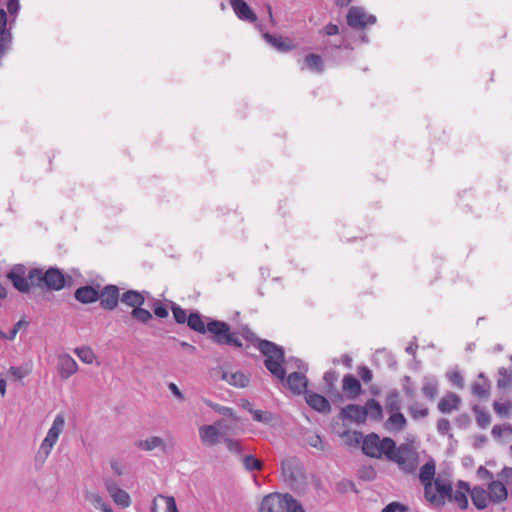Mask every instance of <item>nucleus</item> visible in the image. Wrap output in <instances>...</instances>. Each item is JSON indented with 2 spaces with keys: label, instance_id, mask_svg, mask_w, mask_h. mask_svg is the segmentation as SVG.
<instances>
[{
  "label": "nucleus",
  "instance_id": "obj_1",
  "mask_svg": "<svg viewBox=\"0 0 512 512\" xmlns=\"http://www.w3.org/2000/svg\"><path fill=\"white\" fill-rule=\"evenodd\" d=\"M7 279L20 293H29L32 287H39L48 291H60L72 284V277L65 275L57 267L28 269L24 264H15L6 274Z\"/></svg>",
  "mask_w": 512,
  "mask_h": 512
},
{
  "label": "nucleus",
  "instance_id": "obj_2",
  "mask_svg": "<svg viewBox=\"0 0 512 512\" xmlns=\"http://www.w3.org/2000/svg\"><path fill=\"white\" fill-rule=\"evenodd\" d=\"M240 335L248 342L254 344L258 350L265 356V368L277 379L283 380L285 377V362L284 348L274 342L266 339H260L248 327L241 329Z\"/></svg>",
  "mask_w": 512,
  "mask_h": 512
},
{
  "label": "nucleus",
  "instance_id": "obj_3",
  "mask_svg": "<svg viewBox=\"0 0 512 512\" xmlns=\"http://www.w3.org/2000/svg\"><path fill=\"white\" fill-rule=\"evenodd\" d=\"M387 445V459L398 464L405 473H413L418 465L416 454L409 448L408 444L396 446L395 442H385Z\"/></svg>",
  "mask_w": 512,
  "mask_h": 512
},
{
  "label": "nucleus",
  "instance_id": "obj_4",
  "mask_svg": "<svg viewBox=\"0 0 512 512\" xmlns=\"http://www.w3.org/2000/svg\"><path fill=\"white\" fill-rule=\"evenodd\" d=\"M354 438L356 443H360L362 441L361 449L363 454L375 459H380L382 455H385L387 458V453L389 454V452L387 451V445L385 442L390 441L391 444L392 442H395L390 437H384L383 439H380L379 435L374 432H371L363 437L361 432L355 431Z\"/></svg>",
  "mask_w": 512,
  "mask_h": 512
},
{
  "label": "nucleus",
  "instance_id": "obj_5",
  "mask_svg": "<svg viewBox=\"0 0 512 512\" xmlns=\"http://www.w3.org/2000/svg\"><path fill=\"white\" fill-rule=\"evenodd\" d=\"M208 319L209 338L218 345H228L235 348L243 346L236 333L231 332L230 325L224 321Z\"/></svg>",
  "mask_w": 512,
  "mask_h": 512
},
{
  "label": "nucleus",
  "instance_id": "obj_6",
  "mask_svg": "<svg viewBox=\"0 0 512 512\" xmlns=\"http://www.w3.org/2000/svg\"><path fill=\"white\" fill-rule=\"evenodd\" d=\"M284 480L292 489H297L305 483V475L299 459L290 457L281 462Z\"/></svg>",
  "mask_w": 512,
  "mask_h": 512
},
{
  "label": "nucleus",
  "instance_id": "obj_7",
  "mask_svg": "<svg viewBox=\"0 0 512 512\" xmlns=\"http://www.w3.org/2000/svg\"><path fill=\"white\" fill-rule=\"evenodd\" d=\"M347 24L354 30H363L368 25L376 23V17L372 14H367L363 7L352 6L349 8L346 16Z\"/></svg>",
  "mask_w": 512,
  "mask_h": 512
},
{
  "label": "nucleus",
  "instance_id": "obj_8",
  "mask_svg": "<svg viewBox=\"0 0 512 512\" xmlns=\"http://www.w3.org/2000/svg\"><path fill=\"white\" fill-rule=\"evenodd\" d=\"M226 430L227 426L224 420H218L214 425H203L199 428L201 442L207 446H214Z\"/></svg>",
  "mask_w": 512,
  "mask_h": 512
},
{
  "label": "nucleus",
  "instance_id": "obj_9",
  "mask_svg": "<svg viewBox=\"0 0 512 512\" xmlns=\"http://www.w3.org/2000/svg\"><path fill=\"white\" fill-rule=\"evenodd\" d=\"M288 494L273 492L264 496L259 506V512H286Z\"/></svg>",
  "mask_w": 512,
  "mask_h": 512
},
{
  "label": "nucleus",
  "instance_id": "obj_10",
  "mask_svg": "<svg viewBox=\"0 0 512 512\" xmlns=\"http://www.w3.org/2000/svg\"><path fill=\"white\" fill-rule=\"evenodd\" d=\"M117 285L108 284L99 291L100 306L107 311L117 308L121 295Z\"/></svg>",
  "mask_w": 512,
  "mask_h": 512
},
{
  "label": "nucleus",
  "instance_id": "obj_11",
  "mask_svg": "<svg viewBox=\"0 0 512 512\" xmlns=\"http://www.w3.org/2000/svg\"><path fill=\"white\" fill-rule=\"evenodd\" d=\"M64 423V417L61 414L55 417L52 426L48 430L46 437L43 439L41 443V450L46 455H48L51 452L53 446L57 442L58 437L64 428Z\"/></svg>",
  "mask_w": 512,
  "mask_h": 512
},
{
  "label": "nucleus",
  "instance_id": "obj_12",
  "mask_svg": "<svg viewBox=\"0 0 512 512\" xmlns=\"http://www.w3.org/2000/svg\"><path fill=\"white\" fill-rule=\"evenodd\" d=\"M105 487L117 505H119L121 508H127L130 506L131 498L129 494L125 490L121 489L115 480L106 479Z\"/></svg>",
  "mask_w": 512,
  "mask_h": 512
},
{
  "label": "nucleus",
  "instance_id": "obj_13",
  "mask_svg": "<svg viewBox=\"0 0 512 512\" xmlns=\"http://www.w3.org/2000/svg\"><path fill=\"white\" fill-rule=\"evenodd\" d=\"M282 381H286V386L295 395L305 394L308 391V380L302 372H292Z\"/></svg>",
  "mask_w": 512,
  "mask_h": 512
},
{
  "label": "nucleus",
  "instance_id": "obj_14",
  "mask_svg": "<svg viewBox=\"0 0 512 512\" xmlns=\"http://www.w3.org/2000/svg\"><path fill=\"white\" fill-rule=\"evenodd\" d=\"M340 417L348 419L358 424L364 423L368 417V410L358 404H349L341 409Z\"/></svg>",
  "mask_w": 512,
  "mask_h": 512
},
{
  "label": "nucleus",
  "instance_id": "obj_15",
  "mask_svg": "<svg viewBox=\"0 0 512 512\" xmlns=\"http://www.w3.org/2000/svg\"><path fill=\"white\" fill-rule=\"evenodd\" d=\"M305 400L312 409L319 413L329 414L331 412L329 400L316 392L307 391L305 393Z\"/></svg>",
  "mask_w": 512,
  "mask_h": 512
},
{
  "label": "nucleus",
  "instance_id": "obj_16",
  "mask_svg": "<svg viewBox=\"0 0 512 512\" xmlns=\"http://www.w3.org/2000/svg\"><path fill=\"white\" fill-rule=\"evenodd\" d=\"M262 37L270 46L279 52L285 53L295 48V44L289 37L277 36L268 32H264Z\"/></svg>",
  "mask_w": 512,
  "mask_h": 512
},
{
  "label": "nucleus",
  "instance_id": "obj_17",
  "mask_svg": "<svg viewBox=\"0 0 512 512\" xmlns=\"http://www.w3.org/2000/svg\"><path fill=\"white\" fill-rule=\"evenodd\" d=\"M230 4L240 20L249 23L257 21V15L244 0H230Z\"/></svg>",
  "mask_w": 512,
  "mask_h": 512
},
{
  "label": "nucleus",
  "instance_id": "obj_18",
  "mask_svg": "<svg viewBox=\"0 0 512 512\" xmlns=\"http://www.w3.org/2000/svg\"><path fill=\"white\" fill-rule=\"evenodd\" d=\"M342 391L349 400H355L362 392L360 381L352 374H346L342 380Z\"/></svg>",
  "mask_w": 512,
  "mask_h": 512
},
{
  "label": "nucleus",
  "instance_id": "obj_19",
  "mask_svg": "<svg viewBox=\"0 0 512 512\" xmlns=\"http://www.w3.org/2000/svg\"><path fill=\"white\" fill-rule=\"evenodd\" d=\"M217 373L222 380L237 388H244L249 384V378L241 371L231 372L219 368Z\"/></svg>",
  "mask_w": 512,
  "mask_h": 512
},
{
  "label": "nucleus",
  "instance_id": "obj_20",
  "mask_svg": "<svg viewBox=\"0 0 512 512\" xmlns=\"http://www.w3.org/2000/svg\"><path fill=\"white\" fill-rule=\"evenodd\" d=\"M462 400L459 395L454 392H447L438 402L437 408L441 413L450 414L453 410H458Z\"/></svg>",
  "mask_w": 512,
  "mask_h": 512
},
{
  "label": "nucleus",
  "instance_id": "obj_21",
  "mask_svg": "<svg viewBox=\"0 0 512 512\" xmlns=\"http://www.w3.org/2000/svg\"><path fill=\"white\" fill-rule=\"evenodd\" d=\"M78 370L76 361L68 354H62L58 357V372L62 379H67Z\"/></svg>",
  "mask_w": 512,
  "mask_h": 512
},
{
  "label": "nucleus",
  "instance_id": "obj_22",
  "mask_svg": "<svg viewBox=\"0 0 512 512\" xmlns=\"http://www.w3.org/2000/svg\"><path fill=\"white\" fill-rule=\"evenodd\" d=\"M487 492L489 495V500L493 503H501L506 500L508 496L507 488L503 484L501 478L500 480H492L488 484Z\"/></svg>",
  "mask_w": 512,
  "mask_h": 512
},
{
  "label": "nucleus",
  "instance_id": "obj_23",
  "mask_svg": "<svg viewBox=\"0 0 512 512\" xmlns=\"http://www.w3.org/2000/svg\"><path fill=\"white\" fill-rule=\"evenodd\" d=\"M479 381L471 385L472 394L480 399H488L491 391V381L484 372L478 375Z\"/></svg>",
  "mask_w": 512,
  "mask_h": 512
},
{
  "label": "nucleus",
  "instance_id": "obj_24",
  "mask_svg": "<svg viewBox=\"0 0 512 512\" xmlns=\"http://www.w3.org/2000/svg\"><path fill=\"white\" fill-rule=\"evenodd\" d=\"M147 291H137V290H127L125 291L120 298V301L126 306L132 307V309H136L139 306H142L145 303V295H148Z\"/></svg>",
  "mask_w": 512,
  "mask_h": 512
},
{
  "label": "nucleus",
  "instance_id": "obj_25",
  "mask_svg": "<svg viewBox=\"0 0 512 512\" xmlns=\"http://www.w3.org/2000/svg\"><path fill=\"white\" fill-rule=\"evenodd\" d=\"M74 297L82 304H90L99 299V291L90 285L81 286L76 289Z\"/></svg>",
  "mask_w": 512,
  "mask_h": 512
},
{
  "label": "nucleus",
  "instance_id": "obj_26",
  "mask_svg": "<svg viewBox=\"0 0 512 512\" xmlns=\"http://www.w3.org/2000/svg\"><path fill=\"white\" fill-rule=\"evenodd\" d=\"M456 486L457 490L455 492L452 491V501H455L460 509H467L468 498L466 493H470V485L463 480H459Z\"/></svg>",
  "mask_w": 512,
  "mask_h": 512
},
{
  "label": "nucleus",
  "instance_id": "obj_27",
  "mask_svg": "<svg viewBox=\"0 0 512 512\" xmlns=\"http://www.w3.org/2000/svg\"><path fill=\"white\" fill-rule=\"evenodd\" d=\"M435 490L437 492V497H440V501H437V506L441 507L445 504V501H452V485L448 481H442L440 479H436L434 482Z\"/></svg>",
  "mask_w": 512,
  "mask_h": 512
},
{
  "label": "nucleus",
  "instance_id": "obj_28",
  "mask_svg": "<svg viewBox=\"0 0 512 512\" xmlns=\"http://www.w3.org/2000/svg\"><path fill=\"white\" fill-rule=\"evenodd\" d=\"M470 496L473 505L479 510L485 509L488 506V501H490L487 490L481 486L470 488Z\"/></svg>",
  "mask_w": 512,
  "mask_h": 512
},
{
  "label": "nucleus",
  "instance_id": "obj_29",
  "mask_svg": "<svg viewBox=\"0 0 512 512\" xmlns=\"http://www.w3.org/2000/svg\"><path fill=\"white\" fill-rule=\"evenodd\" d=\"M391 415L384 423L388 431L401 432L407 427V420L401 412L390 413Z\"/></svg>",
  "mask_w": 512,
  "mask_h": 512
},
{
  "label": "nucleus",
  "instance_id": "obj_30",
  "mask_svg": "<svg viewBox=\"0 0 512 512\" xmlns=\"http://www.w3.org/2000/svg\"><path fill=\"white\" fill-rule=\"evenodd\" d=\"M422 393L430 401H433L438 395V380L435 376L426 375L423 377Z\"/></svg>",
  "mask_w": 512,
  "mask_h": 512
},
{
  "label": "nucleus",
  "instance_id": "obj_31",
  "mask_svg": "<svg viewBox=\"0 0 512 512\" xmlns=\"http://www.w3.org/2000/svg\"><path fill=\"white\" fill-rule=\"evenodd\" d=\"M187 325L191 330L200 334H205L208 330V323H204L203 317L198 311L189 314Z\"/></svg>",
  "mask_w": 512,
  "mask_h": 512
},
{
  "label": "nucleus",
  "instance_id": "obj_32",
  "mask_svg": "<svg viewBox=\"0 0 512 512\" xmlns=\"http://www.w3.org/2000/svg\"><path fill=\"white\" fill-rule=\"evenodd\" d=\"M385 408L389 413L401 412L400 394L397 389H391L385 399Z\"/></svg>",
  "mask_w": 512,
  "mask_h": 512
},
{
  "label": "nucleus",
  "instance_id": "obj_33",
  "mask_svg": "<svg viewBox=\"0 0 512 512\" xmlns=\"http://www.w3.org/2000/svg\"><path fill=\"white\" fill-rule=\"evenodd\" d=\"M136 446L144 451H152L156 448H161L163 451L165 450V443L161 437L152 436L145 440H139L136 442Z\"/></svg>",
  "mask_w": 512,
  "mask_h": 512
},
{
  "label": "nucleus",
  "instance_id": "obj_34",
  "mask_svg": "<svg viewBox=\"0 0 512 512\" xmlns=\"http://www.w3.org/2000/svg\"><path fill=\"white\" fill-rule=\"evenodd\" d=\"M304 61L309 70L315 73H322L324 71V63L320 55L314 53L308 54L305 56Z\"/></svg>",
  "mask_w": 512,
  "mask_h": 512
},
{
  "label": "nucleus",
  "instance_id": "obj_35",
  "mask_svg": "<svg viewBox=\"0 0 512 512\" xmlns=\"http://www.w3.org/2000/svg\"><path fill=\"white\" fill-rule=\"evenodd\" d=\"M435 471H436V465H435V462L433 460H430L428 462H426L420 469V472H419V479L420 481L425 484V483H432V480L435 476Z\"/></svg>",
  "mask_w": 512,
  "mask_h": 512
},
{
  "label": "nucleus",
  "instance_id": "obj_36",
  "mask_svg": "<svg viewBox=\"0 0 512 512\" xmlns=\"http://www.w3.org/2000/svg\"><path fill=\"white\" fill-rule=\"evenodd\" d=\"M472 411L475 414L476 417V423L477 425L484 429L488 427L491 423V416L484 408H481L479 405H474L472 407Z\"/></svg>",
  "mask_w": 512,
  "mask_h": 512
},
{
  "label": "nucleus",
  "instance_id": "obj_37",
  "mask_svg": "<svg viewBox=\"0 0 512 512\" xmlns=\"http://www.w3.org/2000/svg\"><path fill=\"white\" fill-rule=\"evenodd\" d=\"M368 410V416L371 419L380 421L383 418V408L381 404L375 399H369L364 406Z\"/></svg>",
  "mask_w": 512,
  "mask_h": 512
},
{
  "label": "nucleus",
  "instance_id": "obj_38",
  "mask_svg": "<svg viewBox=\"0 0 512 512\" xmlns=\"http://www.w3.org/2000/svg\"><path fill=\"white\" fill-rule=\"evenodd\" d=\"M499 378L497 380L498 389H506L512 384V368L506 369L505 367L498 368Z\"/></svg>",
  "mask_w": 512,
  "mask_h": 512
},
{
  "label": "nucleus",
  "instance_id": "obj_39",
  "mask_svg": "<svg viewBox=\"0 0 512 512\" xmlns=\"http://www.w3.org/2000/svg\"><path fill=\"white\" fill-rule=\"evenodd\" d=\"M7 12L0 9V39L3 38L6 42L12 43V34L10 28H7Z\"/></svg>",
  "mask_w": 512,
  "mask_h": 512
},
{
  "label": "nucleus",
  "instance_id": "obj_40",
  "mask_svg": "<svg viewBox=\"0 0 512 512\" xmlns=\"http://www.w3.org/2000/svg\"><path fill=\"white\" fill-rule=\"evenodd\" d=\"M130 314L135 321L141 324H147L153 318L152 313L149 310L142 308V306L132 309Z\"/></svg>",
  "mask_w": 512,
  "mask_h": 512
},
{
  "label": "nucleus",
  "instance_id": "obj_41",
  "mask_svg": "<svg viewBox=\"0 0 512 512\" xmlns=\"http://www.w3.org/2000/svg\"><path fill=\"white\" fill-rule=\"evenodd\" d=\"M304 440L308 445L313 448H316L320 451L325 450V443L322 440L321 436L314 432H307L304 436Z\"/></svg>",
  "mask_w": 512,
  "mask_h": 512
},
{
  "label": "nucleus",
  "instance_id": "obj_42",
  "mask_svg": "<svg viewBox=\"0 0 512 512\" xmlns=\"http://www.w3.org/2000/svg\"><path fill=\"white\" fill-rule=\"evenodd\" d=\"M493 409L495 413L500 417H509L511 411H512V401L507 400L503 403L494 401L493 402Z\"/></svg>",
  "mask_w": 512,
  "mask_h": 512
},
{
  "label": "nucleus",
  "instance_id": "obj_43",
  "mask_svg": "<svg viewBox=\"0 0 512 512\" xmlns=\"http://www.w3.org/2000/svg\"><path fill=\"white\" fill-rule=\"evenodd\" d=\"M242 462L245 469L249 472L260 471L263 468V463L251 454L244 456Z\"/></svg>",
  "mask_w": 512,
  "mask_h": 512
},
{
  "label": "nucleus",
  "instance_id": "obj_44",
  "mask_svg": "<svg viewBox=\"0 0 512 512\" xmlns=\"http://www.w3.org/2000/svg\"><path fill=\"white\" fill-rule=\"evenodd\" d=\"M207 405L209 407H211L217 413H219V414H221L223 416H226V417L232 419L235 422L238 421V418L235 415L234 410L232 408L227 407V406H222V405H219V404H215V403H212V402H207Z\"/></svg>",
  "mask_w": 512,
  "mask_h": 512
},
{
  "label": "nucleus",
  "instance_id": "obj_45",
  "mask_svg": "<svg viewBox=\"0 0 512 512\" xmlns=\"http://www.w3.org/2000/svg\"><path fill=\"white\" fill-rule=\"evenodd\" d=\"M75 353L80 360L86 364H92L95 360V354L89 347H79L75 349Z\"/></svg>",
  "mask_w": 512,
  "mask_h": 512
},
{
  "label": "nucleus",
  "instance_id": "obj_46",
  "mask_svg": "<svg viewBox=\"0 0 512 512\" xmlns=\"http://www.w3.org/2000/svg\"><path fill=\"white\" fill-rule=\"evenodd\" d=\"M223 442L226 448L233 454L240 455L244 450L240 440L224 437Z\"/></svg>",
  "mask_w": 512,
  "mask_h": 512
},
{
  "label": "nucleus",
  "instance_id": "obj_47",
  "mask_svg": "<svg viewBox=\"0 0 512 512\" xmlns=\"http://www.w3.org/2000/svg\"><path fill=\"white\" fill-rule=\"evenodd\" d=\"M402 389H403V392L406 395V397L411 398V399L415 398L416 388H415V385L410 376L405 375L402 378Z\"/></svg>",
  "mask_w": 512,
  "mask_h": 512
},
{
  "label": "nucleus",
  "instance_id": "obj_48",
  "mask_svg": "<svg viewBox=\"0 0 512 512\" xmlns=\"http://www.w3.org/2000/svg\"><path fill=\"white\" fill-rule=\"evenodd\" d=\"M170 303H171V310H172L175 322L177 324H184L185 322H187L188 317L186 314V310L174 302H170Z\"/></svg>",
  "mask_w": 512,
  "mask_h": 512
},
{
  "label": "nucleus",
  "instance_id": "obj_49",
  "mask_svg": "<svg viewBox=\"0 0 512 512\" xmlns=\"http://www.w3.org/2000/svg\"><path fill=\"white\" fill-rule=\"evenodd\" d=\"M408 412L414 420H418L420 418L427 417L429 414V409L427 407L418 408V404L413 403L408 406Z\"/></svg>",
  "mask_w": 512,
  "mask_h": 512
},
{
  "label": "nucleus",
  "instance_id": "obj_50",
  "mask_svg": "<svg viewBox=\"0 0 512 512\" xmlns=\"http://www.w3.org/2000/svg\"><path fill=\"white\" fill-rule=\"evenodd\" d=\"M30 371L28 366H11L8 372L15 380H22L30 374Z\"/></svg>",
  "mask_w": 512,
  "mask_h": 512
},
{
  "label": "nucleus",
  "instance_id": "obj_51",
  "mask_svg": "<svg viewBox=\"0 0 512 512\" xmlns=\"http://www.w3.org/2000/svg\"><path fill=\"white\" fill-rule=\"evenodd\" d=\"M424 485V495L427 501L431 504L437 506V501H440V497H437V492L435 487L433 488L432 483H425Z\"/></svg>",
  "mask_w": 512,
  "mask_h": 512
},
{
  "label": "nucleus",
  "instance_id": "obj_52",
  "mask_svg": "<svg viewBox=\"0 0 512 512\" xmlns=\"http://www.w3.org/2000/svg\"><path fill=\"white\" fill-rule=\"evenodd\" d=\"M286 512H305L302 504L295 499L291 494H288Z\"/></svg>",
  "mask_w": 512,
  "mask_h": 512
},
{
  "label": "nucleus",
  "instance_id": "obj_53",
  "mask_svg": "<svg viewBox=\"0 0 512 512\" xmlns=\"http://www.w3.org/2000/svg\"><path fill=\"white\" fill-rule=\"evenodd\" d=\"M359 478L365 481H372L376 478L377 472L372 466H364L358 471Z\"/></svg>",
  "mask_w": 512,
  "mask_h": 512
},
{
  "label": "nucleus",
  "instance_id": "obj_54",
  "mask_svg": "<svg viewBox=\"0 0 512 512\" xmlns=\"http://www.w3.org/2000/svg\"><path fill=\"white\" fill-rule=\"evenodd\" d=\"M249 411L251 412L253 419L257 422L269 423L272 420V415L269 412L254 409H249Z\"/></svg>",
  "mask_w": 512,
  "mask_h": 512
},
{
  "label": "nucleus",
  "instance_id": "obj_55",
  "mask_svg": "<svg viewBox=\"0 0 512 512\" xmlns=\"http://www.w3.org/2000/svg\"><path fill=\"white\" fill-rule=\"evenodd\" d=\"M152 309L158 318H166L169 315L167 307L158 299L154 300Z\"/></svg>",
  "mask_w": 512,
  "mask_h": 512
},
{
  "label": "nucleus",
  "instance_id": "obj_56",
  "mask_svg": "<svg viewBox=\"0 0 512 512\" xmlns=\"http://www.w3.org/2000/svg\"><path fill=\"white\" fill-rule=\"evenodd\" d=\"M323 379L327 386L326 390H331V389L337 388L335 384L338 380V373L336 371L329 370V371L325 372Z\"/></svg>",
  "mask_w": 512,
  "mask_h": 512
},
{
  "label": "nucleus",
  "instance_id": "obj_57",
  "mask_svg": "<svg viewBox=\"0 0 512 512\" xmlns=\"http://www.w3.org/2000/svg\"><path fill=\"white\" fill-rule=\"evenodd\" d=\"M504 431H506L508 433H512V425L511 424L494 425L492 428L491 434L493 435L494 438H500Z\"/></svg>",
  "mask_w": 512,
  "mask_h": 512
},
{
  "label": "nucleus",
  "instance_id": "obj_58",
  "mask_svg": "<svg viewBox=\"0 0 512 512\" xmlns=\"http://www.w3.org/2000/svg\"><path fill=\"white\" fill-rule=\"evenodd\" d=\"M326 393L329 395L333 404L339 405L344 402V396L337 388L326 390Z\"/></svg>",
  "mask_w": 512,
  "mask_h": 512
},
{
  "label": "nucleus",
  "instance_id": "obj_59",
  "mask_svg": "<svg viewBox=\"0 0 512 512\" xmlns=\"http://www.w3.org/2000/svg\"><path fill=\"white\" fill-rule=\"evenodd\" d=\"M357 372L363 382L369 383L370 381H372L373 374L372 371L367 366H359Z\"/></svg>",
  "mask_w": 512,
  "mask_h": 512
},
{
  "label": "nucleus",
  "instance_id": "obj_60",
  "mask_svg": "<svg viewBox=\"0 0 512 512\" xmlns=\"http://www.w3.org/2000/svg\"><path fill=\"white\" fill-rule=\"evenodd\" d=\"M449 381L458 388L464 387V379L460 372L454 371L448 374Z\"/></svg>",
  "mask_w": 512,
  "mask_h": 512
},
{
  "label": "nucleus",
  "instance_id": "obj_61",
  "mask_svg": "<svg viewBox=\"0 0 512 512\" xmlns=\"http://www.w3.org/2000/svg\"><path fill=\"white\" fill-rule=\"evenodd\" d=\"M455 423L460 429H466L471 424V418L467 413H462L455 418Z\"/></svg>",
  "mask_w": 512,
  "mask_h": 512
},
{
  "label": "nucleus",
  "instance_id": "obj_62",
  "mask_svg": "<svg viewBox=\"0 0 512 512\" xmlns=\"http://www.w3.org/2000/svg\"><path fill=\"white\" fill-rule=\"evenodd\" d=\"M407 507L399 502H391L386 505L381 512H405Z\"/></svg>",
  "mask_w": 512,
  "mask_h": 512
},
{
  "label": "nucleus",
  "instance_id": "obj_63",
  "mask_svg": "<svg viewBox=\"0 0 512 512\" xmlns=\"http://www.w3.org/2000/svg\"><path fill=\"white\" fill-rule=\"evenodd\" d=\"M451 429L450 421L446 418H440L437 421V431L441 435H446Z\"/></svg>",
  "mask_w": 512,
  "mask_h": 512
},
{
  "label": "nucleus",
  "instance_id": "obj_64",
  "mask_svg": "<svg viewBox=\"0 0 512 512\" xmlns=\"http://www.w3.org/2000/svg\"><path fill=\"white\" fill-rule=\"evenodd\" d=\"M20 10L19 0H8L7 11L11 16H16Z\"/></svg>",
  "mask_w": 512,
  "mask_h": 512
}]
</instances>
